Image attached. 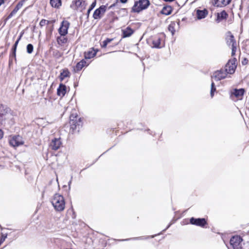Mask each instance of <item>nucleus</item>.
I'll use <instances>...</instances> for the list:
<instances>
[{
    "mask_svg": "<svg viewBox=\"0 0 249 249\" xmlns=\"http://www.w3.org/2000/svg\"><path fill=\"white\" fill-rule=\"evenodd\" d=\"M52 204L54 209L58 212L63 211L65 207V202L64 197L60 195L56 194L52 199Z\"/></svg>",
    "mask_w": 249,
    "mask_h": 249,
    "instance_id": "nucleus-1",
    "label": "nucleus"
},
{
    "mask_svg": "<svg viewBox=\"0 0 249 249\" xmlns=\"http://www.w3.org/2000/svg\"><path fill=\"white\" fill-rule=\"evenodd\" d=\"M82 119L77 115H71L70 117V130L72 133L78 132L82 126Z\"/></svg>",
    "mask_w": 249,
    "mask_h": 249,
    "instance_id": "nucleus-2",
    "label": "nucleus"
},
{
    "mask_svg": "<svg viewBox=\"0 0 249 249\" xmlns=\"http://www.w3.org/2000/svg\"><path fill=\"white\" fill-rule=\"evenodd\" d=\"M226 41L227 45L229 47H231V56H234L237 51V44L233 35L231 32H227L226 36Z\"/></svg>",
    "mask_w": 249,
    "mask_h": 249,
    "instance_id": "nucleus-3",
    "label": "nucleus"
},
{
    "mask_svg": "<svg viewBox=\"0 0 249 249\" xmlns=\"http://www.w3.org/2000/svg\"><path fill=\"white\" fill-rule=\"evenodd\" d=\"M150 5L148 0H139L135 1L134 5L132 8L131 12L134 13H139L141 11L146 9Z\"/></svg>",
    "mask_w": 249,
    "mask_h": 249,
    "instance_id": "nucleus-4",
    "label": "nucleus"
},
{
    "mask_svg": "<svg viewBox=\"0 0 249 249\" xmlns=\"http://www.w3.org/2000/svg\"><path fill=\"white\" fill-rule=\"evenodd\" d=\"M87 6V3L84 0H73L70 5V7L74 10L83 12Z\"/></svg>",
    "mask_w": 249,
    "mask_h": 249,
    "instance_id": "nucleus-5",
    "label": "nucleus"
},
{
    "mask_svg": "<svg viewBox=\"0 0 249 249\" xmlns=\"http://www.w3.org/2000/svg\"><path fill=\"white\" fill-rule=\"evenodd\" d=\"M237 67V60L234 58L230 60L225 67V71L228 74H233Z\"/></svg>",
    "mask_w": 249,
    "mask_h": 249,
    "instance_id": "nucleus-6",
    "label": "nucleus"
},
{
    "mask_svg": "<svg viewBox=\"0 0 249 249\" xmlns=\"http://www.w3.org/2000/svg\"><path fill=\"white\" fill-rule=\"evenodd\" d=\"M10 111V108L6 106L3 105L0 106V125L2 124L4 118ZM3 132L1 129H0V139L3 137Z\"/></svg>",
    "mask_w": 249,
    "mask_h": 249,
    "instance_id": "nucleus-7",
    "label": "nucleus"
},
{
    "mask_svg": "<svg viewBox=\"0 0 249 249\" xmlns=\"http://www.w3.org/2000/svg\"><path fill=\"white\" fill-rule=\"evenodd\" d=\"M242 238L238 235L233 236L230 240V245L233 249H242L241 242Z\"/></svg>",
    "mask_w": 249,
    "mask_h": 249,
    "instance_id": "nucleus-8",
    "label": "nucleus"
},
{
    "mask_svg": "<svg viewBox=\"0 0 249 249\" xmlns=\"http://www.w3.org/2000/svg\"><path fill=\"white\" fill-rule=\"evenodd\" d=\"M106 11V5H102L100 6L94 11L92 16L93 18L94 19L97 20L101 19L104 15Z\"/></svg>",
    "mask_w": 249,
    "mask_h": 249,
    "instance_id": "nucleus-9",
    "label": "nucleus"
},
{
    "mask_svg": "<svg viewBox=\"0 0 249 249\" xmlns=\"http://www.w3.org/2000/svg\"><path fill=\"white\" fill-rule=\"evenodd\" d=\"M227 73L223 70H220L215 71L213 75H212V79H214L216 81H219L221 79H224L227 76Z\"/></svg>",
    "mask_w": 249,
    "mask_h": 249,
    "instance_id": "nucleus-10",
    "label": "nucleus"
},
{
    "mask_svg": "<svg viewBox=\"0 0 249 249\" xmlns=\"http://www.w3.org/2000/svg\"><path fill=\"white\" fill-rule=\"evenodd\" d=\"M70 23L68 21L63 20L61 23V26L58 29V32L60 35H66L68 34V30Z\"/></svg>",
    "mask_w": 249,
    "mask_h": 249,
    "instance_id": "nucleus-11",
    "label": "nucleus"
},
{
    "mask_svg": "<svg viewBox=\"0 0 249 249\" xmlns=\"http://www.w3.org/2000/svg\"><path fill=\"white\" fill-rule=\"evenodd\" d=\"M190 223L192 225H195L201 227H203L207 224L206 220L204 218H196L192 217L190 219Z\"/></svg>",
    "mask_w": 249,
    "mask_h": 249,
    "instance_id": "nucleus-12",
    "label": "nucleus"
},
{
    "mask_svg": "<svg viewBox=\"0 0 249 249\" xmlns=\"http://www.w3.org/2000/svg\"><path fill=\"white\" fill-rule=\"evenodd\" d=\"M61 144L60 139L59 138H54L52 140L50 144V147L53 150H57L59 148Z\"/></svg>",
    "mask_w": 249,
    "mask_h": 249,
    "instance_id": "nucleus-13",
    "label": "nucleus"
},
{
    "mask_svg": "<svg viewBox=\"0 0 249 249\" xmlns=\"http://www.w3.org/2000/svg\"><path fill=\"white\" fill-rule=\"evenodd\" d=\"M9 142L10 145L13 147L18 146L23 144V142L19 136L13 137V139L10 141Z\"/></svg>",
    "mask_w": 249,
    "mask_h": 249,
    "instance_id": "nucleus-14",
    "label": "nucleus"
},
{
    "mask_svg": "<svg viewBox=\"0 0 249 249\" xmlns=\"http://www.w3.org/2000/svg\"><path fill=\"white\" fill-rule=\"evenodd\" d=\"M245 92L244 89H234L231 91V95H234L235 97L239 99H242L243 95Z\"/></svg>",
    "mask_w": 249,
    "mask_h": 249,
    "instance_id": "nucleus-15",
    "label": "nucleus"
},
{
    "mask_svg": "<svg viewBox=\"0 0 249 249\" xmlns=\"http://www.w3.org/2000/svg\"><path fill=\"white\" fill-rule=\"evenodd\" d=\"M231 0H213V5L216 7L225 6L230 3Z\"/></svg>",
    "mask_w": 249,
    "mask_h": 249,
    "instance_id": "nucleus-16",
    "label": "nucleus"
},
{
    "mask_svg": "<svg viewBox=\"0 0 249 249\" xmlns=\"http://www.w3.org/2000/svg\"><path fill=\"white\" fill-rule=\"evenodd\" d=\"M66 93V86L63 84H60L57 89V94L59 96L63 97Z\"/></svg>",
    "mask_w": 249,
    "mask_h": 249,
    "instance_id": "nucleus-17",
    "label": "nucleus"
},
{
    "mask_svg": "<svg viewBox=\"0 0 249 249\" xmlns=\"http://www.w3.org/2000/svg\"><path fill=\"white\" fill-rule=\"evenodd\" d=\"M122 31V37L125 38L130 36L133 33L134 30L130 27H127L126 28L123 29Z\"/></svg>",
    "mask_w": 249,
    "mask_h": 249,
    "instance_id": "nucleus-18",
    "label": "nucleus"
},
{
    "mask_svg": "<svg viewBox=\"0 0 249 249\" xmlns=\"http://www.w3.org/2000/svg\"><path fill=\"white\" fill-rule=\"evenodd\" d=\"M23 5L22 1H19L16 6L13 10L11 12L9 16L7 18V19L11 18L14 15H15L17 12L22 7Z\"/></svg>",
    "mask_w": 249,
    "mask_h": 249,
    "instance_id": "nucleus-19",
    "label": "nucleus"
},
{
    "mask_svg": "<svg viewBox=\"0 0 249 249\" xmlns=\"http://www.w3.org/2000/svg\"><path fill=\"white\" fill-rule=\"evenodd\" d=\"M228 16V14L225 10L222 11L220 13H217L216 21L219 23L222 20L226 19L227 18Z\"/></svg>",
    "mask_w": 249,
    "mask_h": 249,
    "instance_id": "nucleus-20",
    "label": "nucleus"
},
{
    "mask_svg": "<svg viewBox=\"0 0 249 249\" xmlns=\"http://www.w3.org/2000/svg\"><path fill=\"white\" fill-rule=\"evenodd\" d=\"M161 37L159 36L155 37L152 41L153 47L156 48H162L163 45L161 44Z\"/></svg>",
    "mask_w": 249,
    "mask_h": 249,
    "instance_id": "nucleus-21",
    "label": "nucleus"
},
{
    "mask_svg": "<svg viewBox=\"0 0 249 249\" xmlns=\"http://www.w3.org/2000/svg\"><path fill=\"white\" fill-rule=\"evenodd\" d=\"M97 51H96L93 49H92L90 50H89L88 52H86L84 53V57L85 58L87 59H90L91 58H93L95 55L96 54Z\"/></svg>",
    "mask_w": 249,
    "mask_h": 249,
    "instance_id": "nucleus-22",
    "label": "nucleus"
},
{
    "mask_svg": "<svg viewBox=\"0 0 249 249\" xmlns=\"http://www.w3.org/2000/svg\"><path fill=\"white\" fill-rule=\"evenodd\" d=\"M71 75V73L69 71L68 69H63L62 71L61 72L59 79L61 81H62L65 78L69 77Z\"/></svg>",
    "mask_w": 249,
    "mask_h": 249,
    "instance_id": "nucleus-23",
    "label": "nucleus"
},
{
    "mask_svg": "<svg viewBox=\"0 0 249 249\" xmlns=\"http://www.w3.org/2000/svg\"><path fill=\"white\" fill-rule=\"evenodd\" d=\"M196 14L197 18L201 19L206 17L208 14V11L206 9H204L203 10H197L196 11Z\"/></svg>",
    "mask_w": 249,
    "mask_h": 249,
    "instance_id": "nucleus-24",
    "label": "nucleus"
},
{
    "mask_svg": "<svg viewBox=\"0 0 249 249\" xmlns=\"http://www.w3.org/2000/svg\"><path fill=\"white\" fill-rule=\"evenodd\" d=\"M66 35H60L57 37V42L60 45L65 44L68 41V38L65 36Z\"/></svg>",
    "mask_w": 249,
    "mask_h": 249,
    "instance_id": "nucleus-25",
    "label": "nucleus"
},
{
    "mask_svg": "<svg viewBox=\"0 0 249 249\" xmlns=\"http://www.w3.org/2000/svg\"><path fill=\"white\" fill-rule=\"evenodd\" d=\"M172 8L171 6H165L161 11V13L165 15H169L171 14Z\"/></svg>",
    "mask_w": 249,
    "mask_h": 249,
    "instance_id": "nucleus-26",
    "label": "nucleus"
},
{
    "mask_svg": "<svg viewBox=\"0 0 249 249\" xmlns=\"http://www.w3.org/2000/svg\"><path fill=\"white\" fill-rule=\"evenodd\" d=\"M50 3L53 7L59 8L62 4L61 0H50Z\"/></svg>",
    "mask_w": 249,
    "mask_h": 249,
    "instance_id": "nucleus-27",
    "label": "nucleus"
},
{
    "mask_svg": "<svg viewBox=\"0 0 249 249\" xmlns=\"http://www.w3.org/2000/svg\"><path fill=\"white\" fill-rule=\"evenodd\" d=\"M87 62L85 59H82L80 62L77 63L76 66V69L77 71L82 70V69L85 66H87Z\"/></svg>",
    "mask_w": 249,
    "mask_h": 249,
    "instance_id": "nucleus-28",
    "label": "nucleus"
},
{
    "mask_svg": "<svg viewBox=\"0 0 249 249\" xmlns=\"http://www.w3.org/2000/svg\"><path fill=\"white\" fill-rule=\"evenodd\" d=\"M96 5V0H94V1L91 3V4L90 5L89 8L88 9L86 16H87V18L88 19L89 18V14L90 12L93 10V9L95 7Z\"/></svg>",
    "mask_w": 249,
    "mask_h": 249,
    "instance_id": "nucleus-29",
    "label": "nucleus"
},
{
    "mask_svg": "<svg viewBox=\"0 0 249 249\" xmlns=\"http://www.w3.org/2000/svg\"><path fill=\"white\" fill-rule=\"evenodd\" d=\"M113 40V38H107L106 40L103 41L101 44V47L103 48H106L107 45L111 42Z\"/></svg>",
    "mask_w": 249,
    "mask_h": 249,
    "instance_id": "nucleus-30",
    "label": "nucleus"
},
{
    "mask_svg": "<svg viewBox=\"0 0 249 249\" xmlns=\"http://www.w3.org/2000/svg\"><path fill=\"white\" fill-rule=\"evenodd\" d=\"M175 23H171L169 25L168 27L169 31H170L171 33L172 36L174 35L176 31L175 29Z\"/></svg>",
    "mask_w": 249,
    "mask_h": 249,
    "instance_id": "nucleus-31",
    "label": "nucleus"
},
{
    "mask_svg": "<svg viewBox=\"0 0 249 249\" xmlns=\"http://www.w3.org/2000/svg\"><path fill=\"white\" fill-rule=\"evenodd\" d=\"M118 1L119 0H116V1L115 3L111 4L109 7H108V9H112L113 7L116 6H117L118 5ZM120 2L122 3H126L128 0H119Z\"/></svg>",
    "mask_w": 249,
    "mask_h": 249,
    "instance_id": "nucleus-32",
    "label": "nucleus"
},
{
    "mask_svg": "<svg viewBox=\"0 0 249 249\" xmlns=\"http://www.w3.org/2000/svg\"><path fill=\"white\" fill-rule=\"evenodd\" d=\"M216 91V88L214 85V83L213 81H212L211 83V96L213 97L214 95V92Z\"/></svg>",
    "mask_w": 249,
    "mask_h": 249,
    "instance_id": "nucleus-33",
    "label": "nucleus"
},
{
    "mask_svg": "<svg viewBox=\"0 0 249 249\" xmlns=\"http://www.w3.org/2000/svg\"><path fill=\"white\" fill-rule=\"evenodd\" d=\"M27 52L28 53H31L33 52L34 47L31 44H28L27 46Z\"/></svg>",
    "mask_w": 249,
    "mask_h": 249,
    "instance_id": "nucleus-34",
    "label": "nucleus"
},
{
    "mask_svg": "<svg viewBox=\"0 0 249 249\" xmlns=\"http://www.w3.org/2000/svg\"><path fill=\"white\" fill-rule=\"evenodd\" d=\"M17 47V46L14 44V46H13V48L12 49V51H13L12 55L14 57H16Z\"/></svg>",
    "mask_w": 249,
    "mask_h": 249,
    "instance_id": "nucleus-35",
    "label": "nucleus"
},
{
    "mask_svg": "<svg viewBox=\"0 0 249 249\" xmlns=\"http://www.w3.org/2000/svg\"><path fill=\"white\" fill-rule=\"evenodd\" d=\"M53 55L56 57H60L61 56V53L57 50H55L53 52Z\"/></svg>",
    "mask_w": 249,
    "mask_h": 249,
    "instance_id": "nucleus-36",
    "label": "nucleus"
},
{
    "mask_svg": "<svg viewBox=\"0 0 249 249\" xmlns=\"http://www.w3.org/2000/svg\"><path fill=\"white\" fill-rule=\"evenodd\" d=\"M143 238L142 237H135V238H128L125 239H123V240H120L119 241H128L131 239L133 240H136V239H143Z\"/></svg>",
    "mask_w": 249,
    "mask_h": 249,
    "instance_id": "nucleus-37",
    "label": "nucleus"
},
{
    "mask_svg": "<svg viewBox=\"0 0 249 249\" xmlns=\"http://www.w3.org/2000/svg\"><path fill=\"white\" fill-rule=\"evenodd\" d=\"M6 237H7V235H4L3 234H2V235L0 238V245L5 241Z\"/></svg>",
    "mask_w": 249,
    "mask_h": 249,
    "instance_id": "nucleus-38",
    "label": "nucleus"
},
{
    "mask_svg": "<svg viewBox=\"0 0 249 249\" xmlns=\"http://www.w3.org/2000/svg\"><path fill=\"white\" fill-rule=\"evenodd\" d=\"M47 20L45 19H42L39 23L40 26H44L46 24Z\"/></svg>",
    "mask_w": 249,
    "mask_h": 249,
    "instance_id": "nucleus-39",
    "label": "nucleus"
},
{
    "mask_svg": "<svg viewBox=\"0 0 249 249\" xmlns=\"http://www.w3.org/2000/svg\"><path fill=\"white\" fill-rule=\"evenodd\" d=\"M248 59L246 58H244V59L242 61V63L243 65H246L248 63Z\"/></svg>",
    "mask_w": 249,
    "mask_h": 249,
    "instance_id": "nucleus-40",
    "label": "nucleus"
},
{
    "mask_svg": "<svg viewBox=\"0 0 249 249\" xmlns=\"http://www.w3.org/2000/svg\"><path fill=\"white\" fill-rule=\"evenodd\" d=\"M23 33H21V34H20V36H19V37H18V39H17V40H19V41L20 40V39H21V37H22V35H23Z\"/></svg>",
    "mask_w": 249,
    "mask_h": 249,
    "instance_id": "nucleus-41",
    "label": "nucleus"
},
{
    "mask_svg": "<svg viewBox=\"0 0 249 249\" xmlns=\"http://www.w3.org/2000/svg\"><path fill=\"white\" fill-rule=\"evenodd\" d=\"M72 178V177H71V180L68 182V185H69V187L70 186V185L71 183Z\"/></svg>",
    "mask_w": 249,
    "mask_h": 249,
    "instance_id": "nucleus-42",
    "label": "nucleus"
},
{
    "mask_svg": "<svg viewBox=\"0 0 249 249\" xmlns=\"http://www.w3.org/2000/svg\"><path fill=\"white\" fill-rule=\"evenodd\" d=\"M19 41V40H17V41L15 42V44H15V45H17V46H18V43Z\"/></svg>",
    "mask_w": 249,
    "mask_h": 249,
    "instance_id": "nucleus-43",
    "label": "nucleus"
},
{
    "mask_svg": "<svg viewBox=\"0 0 249 249\" xmlns=\"http://www.w3.org/2000/svg\"><path fill=\"white\" fill-rule=\"evenodd\" d=\"M4 2L3 0H0V5Z\"/></svg>",
    "mask_w": 249,
    "mask_h": 249,
    "instance_id": "nucleus-44",
    "label": "nucleus"
},
{
    "mask_svg": "<svg viewBox=\"0 0 249 249\" xmlns=\"http://www.w3.org/2000/svg\"><path fill=\"white\" fill-rule=\"evenodd\" d=\"M121 10H123V11H126V9H125V8H122Z\"/></svg>",
    "mask_w": 249,
    "mask_h": 249,
    "instance_id": "nucleus-45",
    "label": "nucleus"
},
{
    "mask_svg": "<svg viewBox=\"0 0 249 249\" xmlns=\"http://www.w3.org/2000/svg\"><path fill=\"white\" fill-rule=\"evenodd\" d=\"M170 225H169L168 226V227H167L165 230H163V231H166V229H167L170 227Z\"/></svg>",
    "mask_w": 249,
    "mask_h": 249,
    "instance_id": "nucleus-46",
    "label": "nucleus"
},
{
    "mask_svg": "<svg viewBox=\"0 0 249 249\" xmlns=\"http://www.w3.org/2000/svg\"><path fill=\"white\" fill-rule=\"evenodd\" d=\"M154 236H155V235H153V236H151V237L153 238V237H154Z\"/></svg>",
    "mask_w": 249,
    "mask_h": 249,
    "instance_id": "nucleus-47",
    "label": "nucleus"
}]
</instances>
